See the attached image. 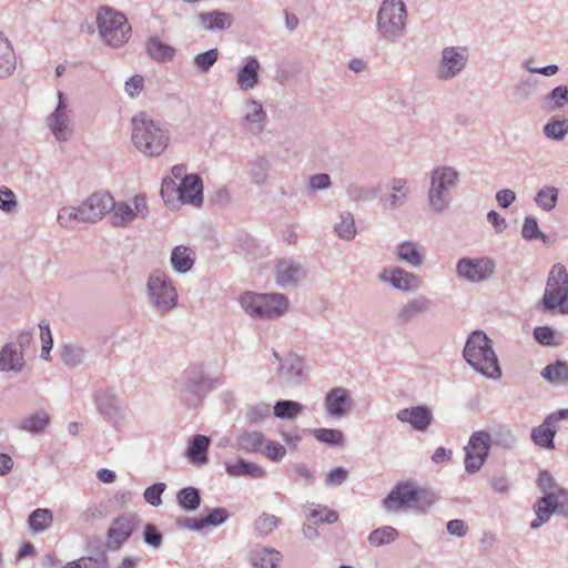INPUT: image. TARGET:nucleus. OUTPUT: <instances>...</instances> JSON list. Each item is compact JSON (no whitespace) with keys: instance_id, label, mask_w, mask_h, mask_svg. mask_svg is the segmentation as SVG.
Masks as SVG:
<instances>
[{"instance_id":"f257e3e1","label":"nucleus","mask_w":568,"mask_h":568,"mask_svg":"<svg viewBox=\"0 0 568 568\" xmlns=\"http://www.w3.org/2000/svg\"><path fill=\"white\" fill-rule=\"evenodd\" d=\"M132 142L146 156L161 155L170 143L166 129L144 112L132 119Z\"/></svg>"},{"instance_id":"f03ea898","label":"nucleus","mask_w":568,"mask_h":568,"mask_svg":"<svg viewBox=\"0 0 568 568\" xmlns=\"http://www.w3.org/2000/svg\"><path fill=\"white\" fill-rule=\"evenodd\" d=\"M465 359L479 373L488 377H498L500 368L489 338L483 332H474L464 348Z\"/></svg>"},{"instance_id":"7ed1b4c3","label":"nucleus","mask_w":568,"mask_h":568,"mask_svg":"<svg viewBox=\"0 0 568 568\" xmlns=\"http://www.w3.org/2000/svg\"><path fill=\"white\" fill-rule=\"evenodd\" d=\"M538 485L546 496L540 498L535 506L536 519L531 521V528H538L555 511H565L568 506V494L562 489L551 490L555 487L551 475L542 471L538 478Z\"/></svg>"},{"instance_id":"20e7f679","label":"nucleus","mask_w":568,"mask_h":568,"mask_svg":"<svg viewBox=\"0 0 568 568\" xmlns=\"http://www.w3.org/2000/svg\"><path fill=\"white\" fill-rule=\"evenodd\" d=\"M434 501L433 495L414 483L397 484L384 499V507L389 511L406 510L410 507L425 509Z\"/></svg>"},{"instance_id":"39448f33","label":"nucleus","mask_w":568,"mask_h":568,"mask_svg":"<svg viewBox=\"0 0 568 568\" xmlns=\"http://www.w3.org/2000/svg\"><path fill=\"white\" fill-rule=\"evenodd\" d=\"M243 310L251 316L260 318H274L283 315L287 307L288 301L283 294H257L245 292L240 297Z\"/></svg>"},{"instance_id":"423d86ee","label":"nucleus","mask_w":568,"mask_h":568,"mask_svg":"<svg viewBox=\"0 0 568 568\" xmlns=\"http://www.w3.org/2000/svg\"><path fill=\"white\" fill-rule=\"evenodd\" d=\"M97 23L103 41L114 48L125 44L131 36V26L121 12L110 8H101L97 16Z\"/></svg>"},{"instance_id":"0eeeda50","label":"nucleus","mask_w":568,"mask_h":568,"mask_svg":"<svg viewBox=\"0 0 568 568\" xmlns=\"http://www.w3.org/2000/svg\"><path fill=\"white\" fill-rule=\"evenodd\" d=\"M568 297V272L566 267L555 264L548 275L541 305L545 311L559 308Z\"/></svg>"},{"instance_id":"6e6552de","label":"nucleus","mask_w":568,"mask_h":568,"mask_svg":"<svg viewBox=\"0 0 568 568\" xmlns=\"http://www.w3.org/2000/svg\"><path fill=\"white\" fill-rule=\"evenodd\" d=\"M148 288L153 304L161 312L170 311L176 305L178 293L165 273L160 271L152 273Z\"/></svg>"},{"instance_id":"1a4fd4ad","label":"nucleus","mask_w":568,"mask_h":568,"mask_svg":"<svg viewBox=\"0 0 568 568\" xmlns=\"http://www.w3.org/2000/svg\"><path fill=\"white\" fill-rule=\"evenodd\" d=\"M406 9L402 0H386L378 12V30L384 37H392L404 29Z\"/></svg>"},{"instance_id":"9d476101","label":"nucleus","mask_w":568,"mask_h":568,"mask_svg":"<svg viewBox=\"0 0 568 568\" xmlns=\"http://www.w3.org/2000/svg\"><path fill=\"white\" fill-rule=\"evenodd\" d=\"M458 174L452 168H438L432 174V185L429 190V202L436 211L446 207L448 190L455 185Z\"/></svg>"},{"instance_id":"9b49d317","label":"nucleus","mask_w":568,"mask_h":568,"mask_svg":"<svg viewBox=\"0 0 568 568\" xmlns=\"http://www.w3.org/2000/svg\"><path fill=\"white\" fill-rule=\"evenodd\" d=\"M114 206V199L109 193H94L83 201L73 217L83 222H97Z\"/></svg>"},{"instance_id":"f8f14e48","label":"nucleus","mask_w":568,"mask_h":568,"mask_svg":"<svg viewBox=\"0 0 568 568\" xmlns=\"http://www.w3.org/2000/svg\"><path fill=\"white\" fill-rule=\"evenodd\" d=\"M489 440L490 437L485 432H476L470 437L468 445L465 447V468L468 473L478 471L486 462Z\"/></svg>"},{"instance_id":"ddd939ff","label":"nucleus","mask_w":568,"mask_h":568,"mask_svg":"<svg viewBox=\"0 0 568 568\" xmlns=\"http://www.w3.org/2000/svg\"><path fill=\"white\" fill-rule=\"evenodd\" d=\"M495 263L489 257L468 258L464 257L457 263V272L460 277L470 282H481L491 276Z\"/></svg>"},{"instance_id":"4468645a","label":"nucleus","mask_w":568,"mask_h":568,"mask_svg":"<svg viewBox=\"0 0 568 568\" xmlns=\"http://www.w3.org/2000/svg\"><path fill=\"white\" fill-rule=\"evenodd\" d=\"M135 527L134 515L126 514L114 519L106 534V547L112 550L119 549L130 538Z\"/></svg>"},{"instance_id":"2eb2a0df","label":"nucleus","mask_w":568,"mask_h":568,"mask_svg":"<svg viewBox=\"0 0 568 568\" xmlns=\"http://www.w3.org/2000/svg\"><path fill=\"white\" fill-rule=\"evenodd\" d=\"M59 103L54 112L48 118V126L50 128L55 140L59 142H65L69 139V115L67 113V105L63 100V92H58Z\"/></svg>"},{"instance_id":"dca6fc26","label":"nucleus","mask_w":568,"mask_h":568,"mask_svg":"<svg viewBox=\"0 0 568 568\" xmlns=\"http://www.w3.org/2000/svg\"><path fill=\"white\" fill-rule=\"evenodd\" d=\"M133 203L134 209L125 203H114L112 219L115 225H125L135 217L148 214V203L144 195H136Z\"/></svg>"},{"instance_id":"f3484780","label":"nucleus","mask_w":568,"mask_h":568,"mask_svg":"<svg viewBox=\"0 0 568 568\" xmlns=\"http://www.w3.org/2000/svg\"><path fill=\"white\" fill-rule=\"evenodd\" d=\"M26 365L24 355L12 343H6L0 349V372L19 374Z\"/></svg>"},{"instance_id":"a211bd4d","label":"nucleus","mask_w":568,"mask_h":568,"mask_svg":"<svg viewBox=\"0 0 568 568\" xmlns=\"http://www.w3.org/2000/svg\"><path fill=\"white\" fill-rule=\"evenodd\" d=\"M179 199L182 203L201 205L203 201V184L195 174L185 176L179 186Z\"/></svg>"},{"instance_id":"6ab92c4d","label":"nucleus","mask_w":568,"mask_h":568,"mask_svg":"<svg viewBox=\"0 0 568 568\" xmlns=\"http://www.w3.org/2000/svg\"><path fill=\"white\" fill-rule=\"evenodd\" d=\"M325 406L329 415L343 416L353 406V400L348 395L347 389L343 387H335L331 389L325 397Z\"/></svg>"},{"instance_id":"aec40b11","label":"nucleus","mask_w":568,"mask_h":568,"mask_svg":"<svg viewBox=\"0 0 568 568\" xmlns=\"http://www.w3.org/2000/svg\"><path fill=\"white\" fill-rule=\"evenodd\" d=\"M397 418L403 423H408L416 430H426L433 420L432 412L425 406H415L400 409Z\"/></svg>"},{"instance_id":"412c9836","label":"nucleus","mask_w":568,"mask_h":568,"mask_svg":"<svg viewBox=\"0 0 568 568\" xmlns=\"http://www.w3.org/2000/svg\"><path fill=\"white\" fill-rule=\"evenodd\" d=\"M467 57L454 48L443 51V61L439 69V78L449 79L456 75L465 65Z\"/></svg>"},{"instance_id":"4be33fe9","label":"nucleus","mask_w":568,"mask_h":568,"mask_svg":"<svg viewBox=\"0 0 568 568\" xmlns=\"http://www.w3.org/2000/svg\"><path fill=\"white\" fill-rule=\"evenodd\" d=\"M381 277L382 280L389 282L395 288L402 291H410L416 288L419 283L417 276L398 268L384 271Z\"/></svg>"},{"instance_id":"5701e85b","label":"nucleus","mask_w":568,"mask_h":568,"mask_svg":"<svg viewBox=\"0 0 568 568\" xmlns=\"http://www.w3.org/2000/svg\"><path fill=\"white\" fill-rule=\"evenodd\" d=\"M282 555L275 549L257 547L251 551L250 561L255 568H278Z\"/></svg>"},{"instance_id":"b1692460","label":"nucleus","mask_w":568,"mask_h":568,"mask_svg":"<svg viewBox=\"0 0 568 568\" xmlns=\"http://www.w3.org/2000/svg\"><path fill=\"white\" fill-rule=\"evenodd\" d=\"M303 276L301 266L291 260H282L276 266V282L280 285L295 283Z\"/></svg>"},{"instance_id":"393cba45","label":"nucleus","mask_w":568,"mask_h":568,"mask_svg":"<svg viewBox=\"0 0 568 568\" xmlns=\"http://www.w3.org/2000/svg\"><path fill=\"white\" fill-rule=\"evenodd\" d=\"M258 70L260 63L258 61L250 57L246 60L245 65L237 73V84L243 90H250L254 88V85L258 81Z\"/></svg>"},{"instance_id":"a878e982","label":"nucleus","mask_w":568,"mask_h":568,"mask_svg":"<svg viewBox=\"0 0 568 568\" xmlns=\"http://www.w3.org/2000/svg\"><path fill=\"white\" fill-rule=\"evenodd\" d=\"M171 264L179 273L190 271L194 264V252L184 245H179L171 253Z\"/></svg>"},{"instance_id":"bb28decb","label":"nucleus","mask_w":568,"mask_h":568,"mask_svg":"<svg viewBox=\"0 0 568 568\" xmlns=\"http://www.w3.org/2000/svg\"><path fill=\"white\" fill-rule=\"evenodd\" d=\"M555 422L554 416H549L540 426L532 429L531 438L535 444L545 448L554 447L552 440L556 434L554 427Z\"/></svg>"},{"instance_id":"cd10ccee","label":"nucleus","mask_w":568,"mask_h":568,"mask_svg":"<svg viewBox=\"0 0 568 568\" xmlns=\"http://www.w3.org/2000/svg\"><path fill=\"white\" fill-rule=\"evenodd\" d=\"M16 69V54L13 49L8 41L0 33V78L10 75Z\"/></svg>"},{"instance_id":"c85d7f7f","label":"nucleus","mask_w":568,"mask_h":568,"mask_svg":"<svg viewBox=\"0 0 568 568\" xmlns=\"http://www.w3.org/2000/svg\"><path fill=\"white\" fill-rule=\"evenodd\" d=\"M199 20L204 30L227 29L232 24V17L225 12L212 11L199 14Z\"/></svg>"},{"instance_id":"c756f323","label":"nucleus","mask_w":568,"mask_h":568,"mask_svg":"<svg viewBox=\"0 0 568 568\" xmlns=\"http://www.w3.org/2000/svg\"><path fill=\"white\" fill-rule=\"evenodd\" d=\"M209 446H210L209 437H206L204 435H196L194 437L192 444L187 448L186 455H187L189 459L192 463L199 464V465L206 463V460H207L206 453H207Z\"/></svg>"},{"instance_id":"7c9ffc66","label":"nucleus","mask_w":568,"mask_h":568,"mask_svg":"<svg viewBox=\"0 0 568 568\" xmlns=\"http://www.w3.org/2000/svg\"><path fill=\"white\" fill-rule=\"evenodd\" d=\"M52 521V513L50 509L45 508H38L33 510L28 518L29 528L33 532L44 531L47 528L50 527Z\"/></svg>"},{"instance_id":"2f4dec72","label":"nucleus","mask_w":568,"mask_h":568,"mask_svg":"<svg viewBox=\"0 0 568 568\" xmlns=\"http://www.w3.org/2000/svg\"><path fill=\"white\" fill-rule=\"evenodd\" d=\"M49 424V415L45 410H38L20 422L19 428L26 432L38 434Z\"/></svg>"},{"instance_id":"473e14b6","label":"nucleus","mask_w":568,"mask_h":568,"mask_svg":"<svg viewBox=\"0 0 568 568\" xmlns=\"http://www.w3.org/2000/svg\"><path fill=\"white\" fill-rule=\"evenodd\" d=\"M541 375L551 383H565L568 381V365L564 362H556L555 364L546 366Z\"/></svg>"},{"instance_id":"72a5a7b5","label":"nucleus","mask_w":568,"mask_h":568,"mask_svg":"<svg viewBox=\"0 0 568 568\" xmlns=\"http://www.w3.org/2000/svg\"><path fill=\"white\" fill-rule=\"evenodd\" d=\"M148 53L156 61L171 60L174 57V49L162 43L158 39H151L146 44Z\"/></svg>"},{"instance_id":"f704fd0d","label":"nucleus","mask_w":568,"mask_h":568,"mask_svg":"<svg viewBox=\"0 0 568 568\" xmlns=\"http://www.w3.org/2000/svg\"><path fill=\"white\" fill-rule=\"evenodd\" d=\"M397 536L398 532L396 529L389 526H385L373 530L368 536V541L372 546L379 547L394 541Z\"/></svg>"},{"instance_id":"c9c22d12","label":"nucleus","mask_w":568,"mask_h":568,"mask_svg":"<svg viewBox=\"0 0 568 568\" xmlns=\"http://www.w3.org/2000/svg\"><path fill=\"white\" fill-rule=\"evenodd\" d=\"M265 438L260 432H245L239 437V445L246 452H257L264 445Z\"/></svg>"},{"instance_id":"e433bc0d","label":"nucleus","mask_w":568,"mask_h":568,"mask_svg":"<svg viewBox=\"0 0 568 568\" xmlns=\"http://www.w3.org/2000/svg\"><path fill=\"white\" fill-rule=\"evenodd\" d=\"M429 305V302L425 297L414 300L402 307L398 313V318L402 322H407L420 312L425 311Z\"/></svg>"},{"instance_id":"4c0bfd02","label":"nucleus","mask_w":568,"mask_h":568,"mask_svg":"<svg viewBox=\"0 0 568 568\" xmlns=\"http://www.w3.org/2000/svg\"><path fill=\"white\" fill-rule=\"evenodd\" d=\"M303 406L293 400L277 402L274 406V415L278 418H293L300 415Z\"/></svg>"},{"instance_id":"58836bf2","label":"nucleus","mask_w":568,"mask_h":568,"mask_svg":"<svg viewBox=\"0 0 568 568\" xmlns=\"http://www.w3.org/2000/svg\"><path fill=\"white\" fill-rule=\"evenodd\" d=\"M178 501L184 509L195 510L200 506V494L193 487L183 488L178 494Z\"/></svg>"},{"instance_id":"ea45409f","label":"nucleus","mask_w":568,"mask_h":568,"mask_svg":"<svg viewBox=\"0 0 568 568\" xmlns=\"http://www.w3.org/2000/svg\"><path fill=\"white\" fill-rule=\"evenodd\" d=\"M558 197V190L552 186L541 189L536 195V203L544 210L550 211L555 207Z\"/></svg>"},{"instance_id":"a19ab883","label":"nucleus","mask_w":568,"mask_h":568,"mask_svg":"<svg viewBox=\"0 0 568 568\" xmlns=\"http://www.w3.org/2000/svg\"><path fill=\"white\" fill-rule=\"evenodd\" d=\"M227 518V514L222 508L213 509L206 517L194 520L192 525H190L193 529H201L207 525H220Z\"/></svg>"},{"instance_id":"79ce46f5","label":"nucleus","mask_w":568,"mask_h":568,"mask_svg":"<svg viewBox=\"0 0 568 568\" xmlns=\"http://www.w3.org/2000/svg\"><path fill=\"white\" fill-rule=\"evenodd\" d=\"M398 256L403 261H406L407 263H409L412 265H420L422 261H423L422 255L418 252L416 245L410 242H405L399 245Z\"/></svg>"},{"instance_id":"37998d69","label":"nucleus","mask_w":568,"mask_h":568,"mask_svg":"<svg viewBox=\"0 0 568 568\" xmlns=\"http://www.w3.org/2000/svg\"><path fill=\"white\" fill-rule=\"evenodd\" d=\"M280 520L277 517L271 514H262L255 520V530L261 536L270 535L278 525Z\"/></svg>"},{"instance_id":"c03bdc74","label":"nucleus","mask_w":568,"mask_h":568,"mask_svg":"<svg viewBox=\"0 0 568 568\" xmlns=\"http://www.w3.org/2000/svg\"><path fill=\"white\" fill-rule=\"evenodd\" d=\"M335 229L338 236L344 240H352L356 234L355 222L349 214L342 215Z\"/></svg>"},{"instance_id":"a18cd8bd","label":"nucleus","mask_w":568,"mask_h":568,"mask_svg":"<svg viewBox=\"0 0 568 568\" xmlns=\"http://www.w3.org/2000/svg\"><path fill=\"white\" fill-rule=\"evenodd\" d=\"M40 328V338L42 342L41 357L48 359L50 351L53 345V339L50 331L49 323L47 321H41L39 324Z\"/></svg>"},{"instance_id":"49530a36","label":"nucleus","mask_w":568,"mask_h":568,"mask_svg":"<svg viewBox=\"0 0 568 568\" xmlns=\"http://www.w3.org/2000/svg\"><path fill=\"white\" fill-rule=\"evenodd\" d=\"M18 206L14 193L7 186L0 187V210L4 213H12Z\"/></svg>"},{"instance_id":"de8ad7c7","label":"nucleus","mask_w":568,"mask_h":568,"mask_svg":"<svg viewBox=\"0 0 568 568\" xmlns=\"http://www.w3.org/2000/svg\"><path fill=\"white\" fill-rule=\"evenodd\" d=\"M219 52L216 49H211L206 52L195 55L194 63L201 71L206 72L217 60Z\"/></svg>"},{"instance_id":"09e8293b","label":"nucleus","mask_w":568,"mask_h":568,"mask_svg":"<svg viewBox=\"0 0 568 568\" xmlns=\"http://www.w3.org/2000/svg\"><path fill=\"white\" fill-rule=\"evenodd\" d=\"M316 439L327 444H341L343 442V434L336 429L320 428L314 430Z\"/></svg>"},{"instance_id":"8fccbe9b","label":"nucleus","mask_w":568,"mask_h":568,"mask_svg":"<svg viewBox=\"0 0 568 568\" xmlns=\"http://www.w3.org/2000/svg\"><path fill=\"white\" fill-rule=\"evenodd\" d=\"M568 125L566 121H552L546 124L545 134L554 140H561L567 133Z\"/></svg>"},{"instance_id":"3c124183","label":"nucleus","mask_w":568,"mask_h":568,"mask_svg":"<svg viewBox=\"0 0 568 568\" xmlns=\"http://www.w3.org/2000/svg\"><path fill=\"white\" fill-rule=\"evenodd\" d=\"M164 484H154L144 491L145 500L152 506H159L162 503L161 495L164 491Z\"/></svg>"},{"instance_id":"603ef678","label":"nucleus","mask_w":568,"mask_h":568,"mask_svg":"<svg viewBox=\"0 0 568 568\" xmlns=\"http://www.w3.org/2000/svg\"><path fill=\"white\" fill-rule=\"evenodd\" d=\"M143 538L146 544L154 548H159L162 544V535L159 532L158 528L152 524H148L144 527Z\"/></svg>"},{"instance_id":"864d4df0","label":"nucleus","mask_w":568,"mask_h":568,"mask_svg":"<svg viewBox=\"0 0 568 568\" xmlns=\"http://www.w3.org/2000/svg\"><path fill=\"white\" fill-rule=\"evenodd\" d=\"M247 113L245 120L254 123H261L264 119V111L260 103L251 101L247 103Z\"/></svg>"},{"instance_id":"5fc2aeb1","label":"nucleus","mask_w":568,"mask_h":568,"mask_svg":"<svg viewBox=\"0 0 568 568\" xmlns=\"http://www.w3.org/2000/svg\"><path fill=\"white\" fill-rule=\"evenodd\" d=\"M144 87V80L141 75L135 74L125 82V92L134 98L141 93Z\"/></svg>"},{"instance_id":"6e6d98bb","label":"nucleus","mask_w":568,"mask_h":568,"mask_svg":"<svg viewBox=\"0 0 568 568\" xmlns=\"http://www.w3.org/2000/svg\"><path fill=\"white\" fill-rule=\"evenodd\" d=\"M549 99L550 101L552 102V106L554 108H559V106H562L565 103L568 102V89L567 87H557L555 88L550 95H549Z\"/></svg>"},{"instance_id":"4d7b16f0","label":"nucleus","mask_w":568,"mask_h":568,"mask_svg":"<svg viewBox=\"0 0 568 568\" xmlns=\"http://www.w3.org/2000/svg\"><path fill=\"white\" fill-rule=\"evenodd\" d=\"M286 454V449L283 445L276 442H270L265 446V455L271 460H280Z\"/></svg>"},{"instance_id":"13d9d810","label":"nucleus","mask_w":568,"mask_h":568,"mask_svg":"<svg viewBox=\"0 0 568 568\" xmlns=\"http://www.w3.org/2000/svg\"><path fill=\"white\" fill-rule=\"evenodd\" d=\"M521 234L526 240H534L540 235L538 224L535 219L527 217L525 220Z\"/></svg>"},{"instance_id":"bf43d9fd","label":"nucleus","mask_w":568,"mask_h":568,"mask_svg":"<svg viewBox=\"0 0 568 568\" xmlns=\"http://www.w3.org/2000/svg\"><path fill=\"white\" fill-rule=\"evenodd\" d=\"M405 186L406 182L403 180H395L393 182L392 189L395 193L390 196V206H395L397 202H400L405 197Z\"/></svg>"},{"instance_id":"052dcab7","label":"nucleus","mask_w":568,"mask_h":568,"mask_svg":"<svg viewBox=\"0 0 568 568\" xmlns=\"http://www.w3.org/2000/svg\"><path fill=\"white\" fill-rule=\"evenodd\" d=\"M32 333L29 331L21 332L17 335L16 341H11L13 345L17 346L18 349H21L22 354L26 349H28L32 342Z\"/></svg>"},{"instance_id":"680f3d73","label":"nucleus","mask_w":568,"mask_h":568,"mask_svg":"<svg viewBox=\"0 0 568 568\" xmlns=\"http://www.w3.org/2000/svg\"><path fill=\"white\" fill-rule=\"evenodd\" d=\"M515 193L509 189L500 190L496 194V200L503 207H508L515 201Z\"/></svg>"},{"instance_id":"e2e57ef3","label":"nucleus","mask_w":568,"mask_h":568,"mask_svg":"<svg viewBox=\"0 0 568 568\" xmlns=\"http://www.w3.org/2000/svg\"><path fill=\"white\" fill-rule=\"evenodd\" d=\"M535 338L546 345L551 344L554 338L552 331L548 327H537L534 332Z\"/></svg>"},{"instance_id":"0e129e2a","label":"nucleus","mask_w":568,"mask_h":568,"mask_svg":"<svg viewBox=\"0 0 568 568\" xmlns=\"http://www.w3.org/2000/svg\"><path fill=\"white\" fill-rule=\"evenodd\" d=\"M447 530L452 535H456L458 537H462V536H464L466 534L467 527H466V525L464 524L463 520L454 519V520L448 521Z\"/></svg>"},{"instance_id":"69168bd1","label":"nucleus","mask_w":568,"mask_h":568,"mask_svg":"<svg viewBox=\"0 0 568 568\" xmlns=\"http://www.w3.org/2000/svg\"><path fill=\"white\" fill-rule=\"evenodd\" d=\"M346 470L341 467H337L328 473L327 483L331 485L342 484L346 479Z\"/></svg>"},{"instance_id":"338daca9","label":"nucleus","mask_w":568,"mask_h":568,"mask_svg":"<svg viewBox=\"0 0 568 568\" xmlns=\"http://www.w3.org/2000/svg\"><path fill=\"white\" fill-rule=\"evenodd\" d=\"M226 470L231 476H242L246 475L247 463L243 460H237L234 464H227Z\"/></svg>"},{"instance_id":"774afa93","label":"nucleus","mask_w":568,"mask_h":568,"mask_svg":"<svg viewBox=\"0 0 568 568\" xmlns=\"http://www.w3.org/2000/svg\"><path fill=\"white\" fill-rule=\"evenodd\" d=\"M487 220L495 226L497 232H501L506 226L505 220L495 211H490L487 214Z\"/></svg>"}]
</instances>
